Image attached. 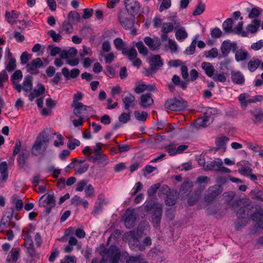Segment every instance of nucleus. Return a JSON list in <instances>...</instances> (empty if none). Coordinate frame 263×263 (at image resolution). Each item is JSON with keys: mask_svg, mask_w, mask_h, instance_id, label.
Here are the masks:
<instances>
[{"mask_svg": "<svg viewBox=\"0 0 263 263\" xmlns=\"http://www.w3.org/2000/svg\"><path fill=\"white\" fill-rule=\"evenodd\" d=\"M144 209L149 212L152 217V222L155 227H158L160 223L162 213V205L154 200L145 202Z\"/></svg>", "mask_w": 263, "mask_h": 263, "instance_id": "1", "label": "nucleus"}, {"mask_svg": "<svg viewBox=\"0 0 263 263\" xmlns=\"http://www.w3.org/2000/svg\"><path fill=\"white\" fill-rule=\"evenodd\" d=\"M49 143V134L45 131L37 136L31 148V154L34 156L42 154L47 149Z\"/></svg>", "mask_w": 263, "mask_h": 263, "instance_id": "2", "label": "nucleus"}, {"mask_svg": "<svg viewBox=\"0 0 263 263\" xmlns=\"http://www.w3.org/2000/svg\"><path fill=\"white\" fill-rule=\"evenodd\" d=\"M120 257L119 250L116 247L111 246L105 250L100 263H119Z\"/></svg>", "mask_w": 263, "mask_h": 263, "instance_id": "3", "label": "nucleus"}, {"mask_svg": "<svg viewBox=\"0 0 263 263\" xmlns=\"http://www.w3.org/2000/svg\"><path fill=\"white\" fill-rule=\"evenodd\" d=\"M39 205L45 208V212L49 214L55 205V198L53 193L43 195L40 199Z\"/></svg>", "mask_w": 263, "mask_h": 263, "instance_id": "4", "label": "nucleus"}, {"mask_svg": "<svg viewBox=\"0 0 263 263\" xmlns=\"http://www.w3.org/2000/svg\"><path fill=\"white\" fill-rule=\"evenodd\" d=\"M165 107L173 111H181L185 109L186 102L181 98H172L167 100L165 103Z\"/></svg>", "mask_w": 263, "mask_h": 263, "instance_id": "5", "label": "nucleus"}, {"mask_svg": "<svg viewBox=\"0 0 263 263\" xmlns=\"http://www.w3.org/2000/svg\"><path fill=\"white\" fill-rule=\"evenodd\" d=\"M222 187L219 185H215L210 187L204 196L206 202H211L214 199L222 192Z\"/></svg>", "mask_w": 263, "mask_h": 263, "instance_id": "6", "label": "nucleus"}, {"mask_svg": "<svg viewBox=\"0 0 263 263\" xmlns=\"http://www.w3.org/2000/svg\"><path fill=\"white\" fill-rule=\"evenodd\" d=\"M237 48L238 46L236 42H231L230 41H223L220 47L221 58H225L227 57L231 50L233 52Z\"/></svg>", "mask_w": 263, "mask_h": 263, "instance_id": "7", "label": "nucleus"}, {"mask_svg": "<svg viewBox=\"0 0 263 263\" xmlns=\"http://www.w3.org/2000/svg\"><path fill=\"white\" fill-rule=\"evenodd\" d=\"M126 9L133 15L137 14L140 10V3L136 0H125Z\"/></svg>", "mask_w": 263, "mask_h": 263, "instance_id": "8", "label": "nucleus"}, {"mask_svg": "<svg viewBox=\"0 0 263 263\" xmlns=\"http://www.w3.org/2000/svg\"><path fill=\"white\" fill-rule=\"evenodd\" d=\"M124 224L127 228L130 229L135 225L137 217L133 210L127 209L124 214Z\"/></svg>", "mask_w": 263, "mask_h": 263, "instance_id": "9", "label": "nucleus"}, {"mask_svg": "<svg viewBox=\"0 0 263 263\" xmlns=\"http://www.w3.org/2000/svg\"><path fill=\"white\" fill-rule=\"evenodd\" d=\"M43 63L40 58H37L32 60L30 63L27 64L26 68L27 71L31 74H37L39 73L38 69L43 67Z\"/></svg>", "mask_w": 263, "mask_h": 263, "instance_id": "10", "label": "nucleus"}, {"mask_svg": "<svg viewBox=\"0 0 263 263\" xmlns=\"http://www.w3.org/2000/svg\"><path fill=\"white\" fill-rule=\"evenodd\" d=\"M72 106L74 107L73 114L77 117H84L92 110L90 106L84 105L82 103H77V105Z\"/></svg>", "mask_w": 263, "mask_h": 263, "instance_id": "11", "label": "nucleus"}, {"mask_svg": "<svg viewBox=\"0 0 263 263\" xmlns=\"http://www.w3.org/2000/svg\"><path fill=\"white\" fill-rule=\"evenodd\" d=\"M23 74L21 70H16L11 76L10 80L13 88L18 92L22 91V85L18 82L22 80Z\"/></svg>", "mask_w": 263, "mask_h": 263, "instance_id": "12", "label": "nucleus"}, {"mask_svg": "<svg viewBox=\"0 0 263 263\" xmlns=\"http://www.w3.org/2000/svg\"><path fill=\"white\" fill-rule=\"evenodd\" d=\"M150 69L153 72H156L157 70L162 66L163 62L159 55H154L149 59Z\"/></svg>", "mask_w": 263, "mask_h": 263, "instance_id": "13", "label": "nucleus"}, {"mask_svg": "<svg viewBox=\"0 0 263 263\" xmlns=\"http://www.w3.org/2000/svg\"><path fill=\"white\" fill-rule=\"evenodd\" d=\"M0 187L3 186V183L6 182L8 178V165L6 161L0 162Z\"/></svg>", "mask_w": 263, "mask_h": 263, "instance_id": "14", "label": "nucleus"}, {"mask_svg": "<svg viewBox=\"0 0 263 263\" xmlns=\"http://www.w3.org/2000/svg\"><path fill=\"white\" fill-rule=\"evenodd\" d=\"M232 82L236 85H243L245 82V77L243 74L238 70H232L231 72Z\"/></svg>", "mask_w": 263, "mask_h": 263, "instance_id": "15", "label": "nucleus"}, {"mask_svg": "<svg viewBox=\"0 0 263 263\" xmlns=\"http://www.w3.org/2000/svg\"><path fill=\"white\" fill-rule=\"evenodd\" d=\"M144 42L149 49L152 51L158 49L161 45L160 40L158 37L152 39L149 36H146L144 39Z\"/></svg>", "mask_w": 263, "mask_h": 263, "instance_id": "16", "label": "nucleus"}, {"mask_svg": "<svg viewBox=\"0 0 263 263\" xmlns=\"http://www.w3.org/2000/svg\"><path fill=\"white\" fill-rule=\"evenodd\" d=\"M153 103L152 93L149 92L142 94L139 98V104L143 108H147L151 106Z\"/></svg>", "mask_w": 263, "mask_h": 263, "instance_id": "17", "label": "nucleus"}, {"mask_svg": "<svg viewBox=\"0 0 263 263\" xmlns=\"http://www.w3.org/2000/svg\"><path fill=\"white\" fill-rule=\"evenodd\" d=\"M238 172L242 175L249 177L250 180L253 181H256L257 180V176L253 173L252 169L248 166L240 165Z\"/></svg>", "mask_w": 263, "mask_h": 263, "instance_id": "18", "label": "nucleus"}, {"mask_svg": "<svg viewBox=\"0 0 263 263\" xmlns=\"http://www.w3.org/2000/svg\"><path fill=\"white\" fill-rule=\"evenodd\" d=\"M222 164L223 162L220 158L215 159L214 161H208L206 162L205 170L217 172Z\"/></svg>", "mask_w": 263, "mask_h": 263, "instance_id": "19", "label": "nucleus"}, {"mask_svg": "<svg viewBox=\"0 0 263 263\" xmlns=\"http://www.w3.org/2000/svg\"><path fill=\"white\" fill-rule=\"evenodd\" d=\"M120 22L121 25L126 29L132 28L135 23V16H124L121 15L120 17Z\"/></svg>", "mask_w": 263, "mask_h": 263, "instance_id": "20", "label": "nucleus"}, {"mask_svg": "<svg viewBox=\"0 0 263 263\" xmlns=\"http://www.w3.org/2000/svg\"><path fill=\"white\" fill-rule=\"evenodd\" d=\"M122 101L125 109L127 111L130 107H134L136 103L135 96L130 93L122 98Z\"/></svg>", "mask_w": 263, "mask_h": 263, "instance_id": "21", "label": "nucleus"}, {"mask_svg": "<svg viewBox=\"0 0 263 263\" xmlns=\"http://www.w3.org/2000/svg\"><path fill=\"white\" fill-rule=\"evenodd\" d=\"M193 183L192 181L186 180L182 184L179 190V194L182 197L188 196L192 191Z\"/></svg>", "mask_w": 263, "mask_h": 263, "instance_id": "22", "label": "nucleus"}, {"mask_svg": "<svg viewBox=\"0 0 263 263\" xmlns=\"http://www.w3.org/2000/svg\"><path fill=\"white\" fill-rule=\"evenodd\" d=\"M176 27L175 36L177 40L183 41L187 37V33L186 32L185 28L183 27H180V24L174 23Z\"/></svg>", "mask_w": 263, "mask_h": 263, "instance_id": "23", "label": "nucleus"}, {"mask_svg": "<svg viewBox=\"0 0 263 263\" xmlns=\"http://www.w3.org/2000/svg\"><path fill=\"white\" fill-rule=\"evenodd\" d=\"M45 88L43 84H39L37 85V88L34 89L28 96L29 99L32 101L35 97H38L45 93Z\"/></svg>", "mask_w": 263, "mask_h": 263, "instance_id": "24", "label": "nucleus"}, {"mask_svg": "<svg viewBox=\"0 0 263 263\" xmlns=\"http://www.w3.org/2000/svg\"><path fill=\"white\" fill-rule=\"evenodd\" d=\"M32 81L33 77L30 75L26 76L24 79L23 85L22 86V90L28 92L32 89Z\"/></svg>", "mask_w": 263, "mask_h": 263, "instance_id": "25", "label": "nucleus"}, {"mask_svg": "<svg viewBox=\"0 0 263 263\" xmlns=\"http://www.w3.org/2000/svg\"><path fill=\"white\" fill-rule=\"evenodd\" d=\"M77 50L72 47L70 48L68 50H63L60 54V57L62 59H66V61L68 59L73 58L77 54Z\"/></svg>", "mask_w": 263, "mask_h": 263, "instance_id": "26", "label": "nucleus"}, {"mask_svg": "<svg viewBox=\"0 0 263 263\" xmlns=\"http://www.w3.org/2000/svg\"><path fill=\"white\" fill-rule=\"evenodd\" d=\"M202 68L205 74L210 78H212L215 71L214 67L209 62H203L201 64Z\"/></svg>", "mask_w": 263, "mask_h": 263, "instance_id": "27", "label": "nucleus"}, {"mask_svg": "<svg viewBox=\"0 0 263 263\" xmlns=\"http://www.w3.org/2000/svg\"><path fill=\"white\" fill-rule=\"evenodd\" d=\"M20 248H13L9 253L7 259V261H13L14 263L16 262L18 258L20 257Z\"/></svg>", "mask_w": 263, "mask_h": 263, "instance_id": "28", "label": "nucleus"}, {"mask_svg": "<svg viewBox=\"0 0 263 263\" xmlns=\"http://www.w3.org/2000/svg\"><path fill=\"white\" fill-rule=\"evenodd\" d=\"M260 21L257 19H254L252 21L251 24L247 25L246 28L247 31L253 33H256L260 27Z\"/></svg>", "mask_w": 263, "mask_h": 263, "instance_id": "29", "label": "nucleus"}, {"mask_svg": "<svg viewBox=\"0 0 263 263\" xmlns=\"http://www.w3.org/2000/svg\"><path fill=\"white\" fill-rule=\"evenodd\" d=\"M235 59L237 62L244 61L247 59L249 54L248 51L242 49H236L234 52Z\"/></svg>", "mask_w": 263, "mask_h": 263, "instance_id": "30", "label": "nucleus"}, {"mask_svg": "<svg viewBox=\"0 0 263 263\" xmlns=\"http://www.w3.org/2000/svg\"><path fill=\"white\" fill-rule=\"evenodd\" d=\"M19 13L15 10H12L11 12L6 11L5 13V17L7 21L9 23L13 24L15 23L14 19L18 17Z\"/></svg>", "mask_w": 263, "mask_h": 263, "instance_id": "31", "label": "nucleus"}, {"mask_svg": "<svg viewBox=\"0 0 263 263\" xmlns=\"http://www.w3.org/2000/svg\"><path fill=\"white\" fill-rule=\"evenodd\" d=\"M211 122H212V121L210 120V119L204 115L203 117L198 118L196 120L195 126L197 128H200V127H204Z\"/></svg>", "mask_w": 263, "mask_h": 263, "instance_id": "32", "label": "nucleus"}, {"mask_svg": "<svg viewBox=\"0 0 263 263\" xmlns=\"http://www.w3.org/2000/svg\"><path fill=\"white\" fill-rule=\"evenodd\" d=\"M91 161L93 162H97L99 165L104 167L109 163V160L106 155L103 154L102 155L96 157V158L92 160Z\"/></svg>", "mask_w": 263, "mask_h": 263, "instance_id": "33", "label": "nucleus"}, {"mask_svg": "<svg viewBox=\"0 0 263 263\" xmlns=\"http://www.w3.org/2000/svg\"><path fill=\"white\" fill-rule=\"evenodd\" d=\"M122 54L124 55H126L128 57V59L130 61H132L135 59L137 56V52L136 50L132 48L130 49H128L127 48H125L122 51Z\"/></svg>", "mask_w": 263, "mask_h": 263, "instance_id": "34", "label": "nucleus"}, {"mask_svg": "<svg viewBox=\"0 0 263 263\" xmlns=\"http://www.w3.org/2000/svg\"><path fill=\"white\" fill-rule=\"evenodd\" d=\"M229 138L226 136H222L216 139L215 143L218 149H225L226 144Z\"/></svg>", "mask_w": 263, "mask_h": 263, "instance_id": "35", "label": "nucleus"}, {"mask_svg": "<svg viewBox=\"0 0 263 263\" xmlns=\"http://www.w3.org/2000/svg\"><path fill=\"white\" fill-rule=\"evenodd\" d=\"M261 64V61L257 58H252L248 63V68L251 72L254 71Z\"/></svg>", "mask_w": 263, "mask_h": 263, "instance_id": "36", "label": "nucleus"}, {"mask_svg": "<svg viewBox=\"0 0 263 263\" xmlns=\"http://www.w3.org/2000/svg\"><path fill=\"white\" fill-rule=\"evenodd\" d=\"M233 21L231 18H227L222 24L223 30L228 33H233Z\"/></svg>", "mask_w": 263, "mask_h": 263, "instance_id": "37", "label": "nucleus"}, {"mask_svg": "<svg viewBox=\"0 0 263 263\" xmlns=\"http://www.w3.org/2000/svg\"><path fill=\"white\" fill-rule=\"evenodd\" d=\"M130 245V248L135 251H144L145 250V247H144L142 242L137 239H134Z\"/></svg>", "mask_w": 263, "mask_h": 263, "instance_id": "38", "label": "nucleus"}, {"mask_svg": "<svg viewBox=\"0 0 263 263\" xmlns=\"http://www.w3.org/2000/svg\"><path fill=\"white\" fill-rule=\"evenodd\" d=\"M8 54L10 57H11V53L10 52V50L8 49ZM16 67V60L14 58L11 57L9 59V61L8 64L6 66V70L10 72L13 71L15 69Z\"/></svg>", "mask_w": 263, "mask_h": 263, "instance_id": "39", "label": "nucleus"}, {"mask_svg": "<svg viewBox=\"0 0 263 263\" xmlns=\"http://www.w3.org/2000/svg\"><path fill=\"white\" fill-rule=\"evenodd\" d=\"M243 24V22H239L233 28V33L237 34H241L242 36H247L248 35V32L242 30Z\"/></svg>", "mask_w": 263, "mask_h": 263, "instance_id": "40", "label": "nucleus"}, {"mask_svg": "<svg viewBox=\"0 0 263 263\" xmlns=\"http://www.w3.org/2000/svg\"><path fill=\"white\" fill-rule=\"evenodd\" d=\"M253 116L254 117V122L260 123L263 122V111L261 109L255 110Z\"/></svg>", "mask_w": 263, "mask_h": 263, "instance_id": "41", "label": "nucleus"}, {"mask_svg": "<svg viewBox=\"0 0 263 263\" xmlns=\"http://www.w3.org/2000/svg\"><path fill=\"white\" fill-rule=\"evenodd\" d=\"M218 54V50L215 48H212L211 50L208 51H205L204 52V55L206 58H215L217 57Z\"/></svg>", "mask_w": 263, "mask_h": 263, "instance_id": "42", "label": "nucleus"}, {"mask_svg": "<svg viewBox=\"0 0 263 263\" xmlns=\"http://www.w3.org/2000/svg\"><path fill=\"white\" fill-rule=\"evenodd\" d=\"M142 162V159L140 158L134 159L129 167L130 172L133 173L137 170L140 166Z\"/></svg>", "mask_w": 263, "mask_h": 263, "instance_id": "43", "label": "nucleus"}, {"mask_svg": "<svg viewBox=\"0 0 263 263\" xmlns=\"http://www.w3.org/2000/svg\"><path fill=\"white\" fill-rule=\"evenodd\" d=\"M197 44V39L193 40L189 47H187L184 51V53L186 55L193 54L195 51Z\"/></svg>", "mask_w": 263, "mask_h": 263, "instance_id": "44", "label": "nucleus"}, {"mask_svg": "<svg viewBox=\"0 0 263 263\" xmlns=\"http://www.w3.org/2000/svg\"><path fill=\"white\" fill-rule=\"evenodd\" d=\"M152 86H147L145 84H139L135 88H134V91L136 93H141L143 92H144L146 89L148 90H152Z\"/></svg>", "mask_w": 263, "mask_h": 263, "instance_id": "45", "label": "nucleus"}, {"mask_svg": "<svg viewBox=\"0 0 263 263\" xmlns=\"http://www.w3.org/2000/svg\"><path fill=\"white\" fill-rule=\"evenodd\" d=\"M68 18L70 22H79L80 21V15L78 12L76 11H71L68 13Z\"/></svg>", "mask_w": 263, "mask_h": 263, "instance_id": "46", "label": "nucleus"}, {"mask_svg": "<svg viewBox=\"0 0 263 263\" xmlns=\"http://www.w3.org/2000/svg\"><path fill=\"white\" fill-rule=\"evenodd\" d=\"M134 115L136 119L141 121H145L148 116V114L146 111H140L139 110L134 112Z\"/></svg>", "mask_w": 263, "mask_h": 263, "instance_id": "47", "label": "nucleus"}, {"mask_svg": "<svg viewBox=\"0 0 263 263\" xmlns=\"http://www.w3.org/2000/svg\"><path fill=\"white\" fill-rule=\"evenodd\" d=\"M136 46L137 48L140 53L143 55H146L148 53V49L144 46V44L142 41L137 42L136 44Z\"/></svg>", "mask_w": 263, "mask_h": 263, "instance_id": "48", "label": "nucleus"}, {"mask_svg": "<svg viewBox=\"0 0 263 263\" xmlns=\"http://www.w3.org/2000/svg\"><path fill=\"white\" fill-rule=\"evenodd\" d=\"M114 44L116 48L118 50H122L125 48V44L121 38H117L114 41Z\"/></svg>", "mask_w": 263, "mask_h": 263, "instance_id": "49", "label": "nucleus"}, {"mask_svg": "<svg viewBox=\"0 0 263 263\" xmlns=\"http://www.w3.org/2000/svg\"><path fill=\"white\" fill-rule=\"evenodd\" d=\"M47 34L52 39L53 41L54 42L58 43L62 39V36L59 33H57L56 32L53 30H49Z\"/></svg>", "mask_w": 263, "mask_h": 263, "instance_id": "50", "label": "nucleus"}, {"mask_svg": "<svg viewBox=\"0 0 263 263\" xmlns=\"http://www.w3.org/2000/svg\"><path fill=\"white\" fill-rule=\"evenodd\" d=\"M89 167V164L87 163H84L82 165H78L77 163L75 171L77 173L79 174H82L87 171Z\"/></svg>", "mask_w": 263, "mask_h": 263, "instance_id": "51", "label": "nucleus"}, {"mask_svg": "<svg viewBox=\"0 0 263 263\" xmlns=\"http://www.w3.org/2000/svg\"><path fill=\"white\" fill-rule=\"evenodd\" d=\"M261 11L258 8H253L249 12V17L250 18L256 19V18L261 14Z\"/></svg>", "mask_w": 263, "mask_h": 263, "instance_id": "52", "label": "nucleus"}, {"mask_svg": "<svg viewBox=\"0 0 263 263\" xmlns=\"http://www.w3.org/2000/svg\"><path fill=\"white\" fill-rule=\"evenodd\" d=\"M174 25L172 23H163L161 31L164 33H168L173 31Z\"/></svg>", "mask_w": 263, "mask_h": 263, "instance_id": "53", "label": "nucleus"}, {"mask_svg": "<svg viewBox=\"0 0 263 263\" xmlns=\"http://www.w3.org/2000/svg\"><path fill=\"white\" fill-rule=\"evenodd\" d=\"M205 8V4H204L202 2L199 3V4L196 7V9L194 11L193 14L195 16L201 14L204 11Z\"/></svg>", "mask_w": 263, "mask_h": 263, "instance_id": "54", "label": "nucleus"}, {"mask_svg": "<svg viewBox=\"0 0 263 263\" xmlns=\"http://www.w3.org/2000/svg\"><path fill=\"white\" fill-rule=\"evenodd\" d=\"M85 195L86 197H92L95 195V189L91 184L87 185L85 189Z\"/></svg>", "mask_w": 263, "mask_h": 263, "instance_id": "55", "label": "nucleus"}, {"mask_svg": "<svg viewBox=\"0 0 263 263\" xmlns=\"http://www.w3.org/2000/svg\"><path fill=\"white\" fill-rule=\"evenodd\" d=\"M24 246L27 250V252L29 254L30 256L32 257L35 256V252L33 247V242L32 240L28 243H24Z\"/></svg>", "mask_w": 263, "mask_h": 263, "instance_id": "56", "label": "nucleus"}, {"mask_svg": "<svg viewBox=\"0 0 263 263\" xmlns=\"http://www.w3.org/2000/svg\"><path fill=\"white\" fill-rule=\"evenodd\" d=\"M88 181L86 179H83L77 182L76 184V191L77 192H82L86 187Z\"/></svg>", "mask_w": 263, "mask_h": 263, "instance_id": "57", "label": "nucleus"}, {"mask_svg": "<svg viewBox=\"0 0 263 263\" xmlns=\"http://www.w3.org/2000/svg\"><path fill=\"white\" fill-rule=\"evenodd\" d=\"M62 30L67 33H71L72 32L71 24L67 21H64L62 25Z\"/></svg>", "mask_w": 263, "mask_h": 263, "instance_id": "58", "label": "nucleus"}, {"mask_svg": "<svg viewBox=\"0 0 263 263\" xmlns=\"http://www.w3.org/2000/svg\"><path fill=\"white\" fill-rule=\"evenodd\" d=\"M8 80V76L5 70H3L0 72V88L4 87V83Z\"/></svg>", "mask_w": 263, "mask_h": 263, "instance_id": "59", "label": "nucleus"}, {"mask_svg": "<svg viewBox=\"0 0 263 263\" xmlns=\"http://www.w3.org/2000/svg\"><path fill=\"white\" fill-rule=\"evenodd\" d=\"M215 82H220L224 83L226 81L227 78L223 73H219L218 74H214L212 78Z\"/></svg>", "mask_w": 263, "mask_h": 263, "instance_id": "60", "label": "nucleus"}, {"mask_svg": "<svg viewBox=\"0 0 263 263\" xmlns=\"http://www.w3.org/2000/svg\"><path fill=\"white\" fill-rule=\"evenodd\" d=\"M171 0H163L159 7V10L162 12L164 10L168 9L171 6Z\"/></svg>", "mask_w": 263, "mask_h": 263, "instance_id": "61", "label": "nucleus"}, {"mask_svg": "<svg viewBox=\"0 0 263 263\" xmlns=\"http://www.w3.org/2000/svg\"><path fill=\"white\" fill-rule=\"evenodd\" d=\"M261 217L262 214L259 212H256L251 216V218L253 221L258 222V227H259V224L263 223V219H261Z\"/></svg>", "mask_w": 263, "mask_h": 263, "instance_id": "62", "label": "nucleus"}, {"mask_svg": "<svg viewBox=\"0 0 263 263\" xmlns=\"http://www.w3.org/2000/svg\"><path fill=\"white\" fill-rule=\"evenodd\" d=\"M160 187L159 183H156L152 185L147 191V194L149 196H153L157 192V190Z\"/></svg>", "mask_w": 263, "mask_h": 263, "instance_id": "63", "label": "nucleus"}, {"mask_svg": "<svg viewBox=\"0 0 263 263\" xmlns=\"http://www.w3.org/2000/svg\"><path fill=\"white\" fill-rule=\"evenodd\" d=\"M77 258L74 256L66 255L61 263H76Z\"/></svg>", "mask_w": 263, "mask_h": 263, "instance_id": "64", "label": "nucleus"}]
</instances>
